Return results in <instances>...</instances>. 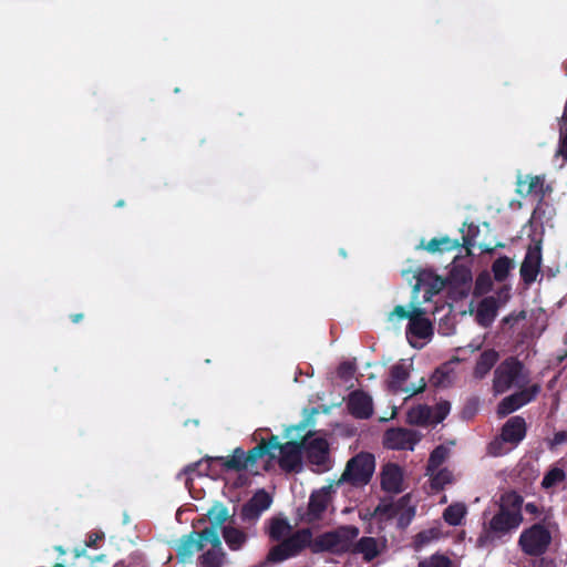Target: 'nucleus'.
<instances>
[{
    "instance_id": "5fc2aeb1",
    "label": "nucleus",
    "mask_w": 567,
    "mask_h": 567,
    "mask_svg": "<svg viewBox=\"0 0 567 567\" xmlns=\"http://www.w3.org/2000/svg\"><path fill=\"white\" fill-rule=\"evenodd\" d=\"M85 549H82L81 551H75V557H80L82 554H84Z\"/></svg>"
},
{
    "instance_id": "4be33fe9",
    "label": "nucleus",
    "mask_w": 567,
    "mask_h": 567,
    "mask_svg": "<svg viewBox=\"0 0 567 567\" xmlns=\"http://www.w3.org/2000/svg\"><path fill=\"white\" fill-rule=\"evenodd\" d=\"M542 255L539 248L529 247L520 265V277L527 285L533 284L540 269Z\"/></svg>"
},
{
    "instance_id": "ddd939ff",
    "label": "nucleus",
    "mask_w": 567,
    "mask_h": 567,
    "mask_svg": "<svg viewBox=\"0 0 567 567\" xmlns=\"http://www.w3.org/2000/svg\"><path fill=\"white\" fill-rule=\"evenodd\" d=\"M410 378V371L404 363H396L390 368V379H389V389L394 392H404L408 393L409 396L422 393L426 383L424 378H421L419 386H403L406 380Z\"/></svg>"
},
{
    "instance_id": "dca6fc26",
    "label": "nucleus",
    "mask_w": 567,
    "mask_h": 567,
    "mask_svg": "<svg viewBox=\"0 0 567 567\" xmlns=\"http://www.w3.org/2000/svg\"><path fill=\"white\" fill-rule=\"evenodd\" d=\"M347 409L355 419H370L373 414L372 398L362 390H354L348 396Z\"/></svg>"
},
{
    "instance_id": "ea45409f",
    "label": "nucleus",
    "mask_w": 567,
    "mask_h": 567,
    "mask_svg": "<svg viewBox=\"0 0 567 567\" xmlns=\"http://www.w3.org/2000/svg\"><path fill=\"white\" fill-rule=\"evenodd\" d=\"M451 411V403L449 401H441L432 408V423H441L449 415Z\"/></svg>"
},
{
    "instance_id": "6e6552de",
    "label": "nucleus",
    "mask_w": 567,
    "mask_h": 567,
    "mask_svg": "<svg viewBox=\"0 0 567 567\" xmlns=\"http://www.w3.org/2000/svg\"><path fill=\"white\" fill-rule=\"evenodd\" d=\"M526 431L527 426L523 416L516 415L509 417L502 426L499 439L489 443V453L495 456L502 455V444L509 443L516 446L525 439Z\"/></svg>"
},
{
    "instance_id": "6ab92c4d",
    "label": "nucleus",
    "mask_w": 567,
    "mask_h": 567,
    "mask_svg": "<svg viewBox=\"0 0 567 567\" xmlns=\"http://www.w3.org/2000/svg\"><path fill=\"white\" fill-rule=\"evenodd\" d=\"M331 488V485L326 486L310 495L307 509V520L309 523L320 519L323 513L327 511L330 503Z\"/></svg>"
},
{
    "instance_id": "a211bd4d",
    "label": "nucleus",
    "mask_w": 567,
    "mask_h": 567,
    "mask_svg": "<svg viewBox=\"0 0 567 567\" xmlns=\"http://www.w3.org/2000/svg\"><path fill=\"white\" fill-rule=\"evenodd\" d=\"M307 460L322 470H328L329 463V444L323 437H316L310 440L307 444L303 443Z\"/></svg>"
},
{
    "instance_id": "09e8293b",
    "label": "nucleus",
    "mask_w": 567,
    "mask_h": 567,
    "mask_svg": "<svg viewBox=\"0 0 567 567\" xmlns=\"http://www.w3.org/2000/svg\"><path fill=\"white\" fill-rule=\"evenodd\" d=\"M370 515H372V511H369V509L365 511L364 513L360 512V514H359V516L362 520H368V522H370L374 518V517H370Z\"/></svg>"
},
{
    "instance_id": "20e7f679",
    "label": "nucleus",
    "mask_w": 567,
    "mask_h": 567,
    "mask_svg": "<svg viewBox=\"0 0 567 567\" xmlns=\"http://www.w3.org/2000/svg\"><path fill=\"white\" fill-rule=\"evenodd\" d=\"M374 471V455L370 452H360L347 462L344 471L336 485L347 484L355 488H362L371 482Z\"/></svg>"
},
{
    "instance_id": "0eeeda50",
    "label": "nucleus",
    "mask_w": 567,
    "mask_h": 567,
    "mask_svg": "<svg viewBox=\"0 0 567 567\" xmlns=\"http://www.w3.org/2000/svg\"><path fill=\"white\" fill-rule=\"evenodd\" d=\"M551 543V534L546 526L540 523L532 525L522 532L518 545L527 556L539 557L544 555Z\"/></svg>"
},
{
    "instance_id": "4d7b16f0",
    "label": "nucleus",
    "mask_w": 567,
    "mask_h": 567,
    "mask_svg": "<svg viewBox=\"0 0 567 567\" xmlns=\"http://www.w3.org/2000/svg\"><path fill=\"white\" fill-rule=\"evenodd\" d=\"M484 252H488V254H492L494 251V248H486L483 250Z\"/></svg>"
},
{
    "instance_id": "680f3d73",
    "label": "nucleus",
    "mask_w": 567,
    "mask_h": 567,
    "mask_svg": "<svg viewBox=\"0 0 567 567\" xmlns=\"http://www.w3.org/2000/svg\"><path fill=\"white\" fill-rule=\"evenodd\" d=\"M565 71H566V73H567V62L565 63Z\"/></svg>"
},
{
    "instance_id": "c756f323",
    "label": "nucleus",
    "mask_w": 567,
    "mask_h": 567,
    "mask_svg": "<svg viewBox=\"0 0 567 567\" xmlns=\"http://www.w3.org/2000/svg\"><path fill=\"white\" fill-rule=\"evenodd\" d=\"M408 421L413 425H426L432 423V408L427 405H417L408 412Z\"/></svg>"
},
{
    "instance_id": "423d86ee",
    "label": "nucleus",
    "mask_w": 567,
    "mask_h": 567,
    "mask_svg": "<svg viewBox=\"0 0 567 567\" xmlns=\"http://www.w3.org/2000/svg\"><path fill=\"white\" fill-rule=\"evenodd\" d=\"M267 446H269V453L267 455L270 458L275 457L272 453L275 450H279V466L286 472H293L300 467L302 461V449L303 442L289 441L281 444L277 435H271L268 440H262Z\"/></svg>"
},
{
    "instance_id": "864d4df0",
    "label": "nucleus",
    "mask_w": 567,
    "mask_h": 567,
    "mask_svg": "<svg viewBox=\"0 0 567 567\" xmlns=\"http://www.w3.org/2000/svg\"><path fill=\"white\" fill-rule=\"evenodd\" d=\"M55 549H56L61 555L65 554V550L62 548V546H58V547H55Z\"/></svg>"
},
{
    "instance_id": "052dcab7",
    "label": "nucleus",
    "mask_w": 567,
    "mask_h": 567,
    "mask_svg": "<svg viewBox=\"0 0 567 567\" xmlns=\"http://www.w3.org/2000/svg\"><path fill=\"white\" fill-rule=\"evenodd\" d=\"M496 247H504V244L498 243V244L496 245Z\"/></svg>"
},
{
    "instance_id": "412c9836",
    "label": "nucleus",
    "mask_w": 567,
    "mask_h": 567,
    "mask_svg": "<svg viewBox=\"0 0 567 567\" xmlns=\"http://www.w3.org/2000/svg\"><path fill=\"white\" fill-rule=\"evenodd\" d=\"M424 315V309L414 307V316L410 318L406 334L417 339H426L433 334V324Z\"/></svg>"
},
{
    "instance_id": "2eb2a0df",
    "label": "nucleus",
    "mask_w": 567,
    "mask_h": 567,
    "mask_svg": "<svg viewBox=\"0 0 567 567\" xmlns=\"http://www.w3.org/2000/svg\"><path fill=\"white\" fill-rule=\"evenodd\" d=\"M417 441L414 431L403 427L389 429L383 436V445L390 450H413Z\"/></svg>"
},
{
    "instance_id": "4468645a",
    "label": "nucleus",
    "mask_w": 567,
    "mask_h": 567,
    "mask_svg": "<svg viewBox=\"0 0 567 567\" xmlns=\"http://www.w3.org/2000/svg\"><path fill=\"white\" fill-rule=\"evenodd\" d=\"M205 535L208 537L207 545L210 548L198 556L197 567H223L227 555L223 548L220 536L213 530Z\"/></svg>"
},
{
    "instance_id": "72a5a7b5",
    "label": "nucleus",
    "mask_w": 567,
    "mask_h": 567,
    "mask_svg": "<svg viewBox=\"0 0 567 567\" xmlns=\"http://www.w3.org/2000/svg\"><path fill=\"white\" fill-rule=\"evenodd\" d=\"M449 450L444 445L436 446L430 454L426 464V473L435 472L445 462Z\"/></svg>"
},
{
    "instance_id": "9d476101",
    "label": "nucleus",
    "mask_w": 567,
    "mask_h": 567,
    "mask_svg": "<svg viewBox=\"0 0 567 567\" xmlns=\"http://www.w3.org/2000/svg\"><path fill=\"white\" fill-rule=\"evenodd\" d=\"M272 503V498L265 489H258L245 504L239 513L240 520L246 524L249 530L259 520L261 514L267 511Z\"/></svg>"
},
{
    "instance_id": "49530a36",
    "label": "nucleus",
    "mask_w": 567,
    "mask_h": 567,
    "mask_svg": "<svg viewBox=\"0 0 567 567\" xmlns=\"http://www.w3.org/2000/svg\"><path fill=\"white\" fill-rule=\"evenodd\" d=\"M103 537H104L103 534L92 533L89 535V537L85 542V545L87 547L95 548V547H97V542L101 540Z\"/></svg>"
},
{
    "instance_id": "a19ab883",
    "label": "nucleus",
    "mask_w": 567,
    "mask_h": 567,
    "mask_svg": "<svg viewBox=\"0 0 567 567\" xmlns=\"http://www.w3.org/2000/svg\"><path fill=\"white\" fill-rule=\"evenodd\" d=\"M396 516H398V527L404 529L410 525V523L414 518L415 507L406 505L399 512V514Z\"/></svg>"
},
{
    "instance_id": "79ce46f5",
    "label": "nucleus",
    "mask_w": 567,
    "mask_h": 567,
    "mask_svg": "<svg viewBox=\"0 0 567 567\" xmlns=\"http://www.w3.org/2000/svg\"><path fill=\"white\" fill-rule=\"evenodd\" d=\"M559 126V147L556 155L561 156L567 161V123L565 128L561 127L560 117L558 118Z\"/></svg>"
},
{
    "instance_id": "f8f14e48",
    "label": "nucleus",
    "mask_w": 567,
    "mask_h": 567,
    "mask_svg": "<svg viewBox=\"0 0 567 567\" xmlns=\"http://www.w3.org/2000/svg\"><path fill=\"white\" fill-rule=\"evenodd\" d=\"M209 530H193L187 535H183L177 544L175 545V551L177 557L182 561L189 560L195 553L204 550L207 546V539L205 534H208Z\"/></svg>"
},
{
    "instance_id": "f3484780",
    "label": "nucleus",
    "mask_w": 567,
    "mask_h": 567,
    "mask_svg": "<svg viewBox=\"0 0 567 567\" xmlns=\"http://www.w3.org/2000/svg\"><path fill=\"white\" fill-rule=\"evenodd\" d=\"M404 474L400 465L386 463L380 473V485L382 491L391 494H400L403 491Z\"/></svg>"
},
{
    "instance_id": "f257e3e1",
    "label": "nucleus",
    "mask_w": 567,
    "mask_h": 567,
    "mask_svg": "<svg viewBox=\"0 0 567 567\" xmlns=\"http://www.w3.org/2000/svg\"><path fill=\"white\" fill-rule=\"evenodd\" d=\"M523 497L516 492L502 495L497 513L484 524L482 533L476 538V547L494 546L504 536L517 529L523 522Z\"/></svg>"
},
{
    "instance_id": "58836bf2",
    "label": "nucleus",
    "mask_w": 567,
    "mask_h": 567,
    "mask_svg": "<svg viewBox=\"0 0 567 567\" xmlns=\"http://www.w3.org/2000/svg\"><path fill=\"white\" fill-rule=\"evenodd\" d=\"M565 480H566L565 471L559 467H553L545 474L543 482H542V486L544 488H549L559 483H563Z\"/></svg>"
},
{
    "instance_id": "3c124183",
    "label": "nucleus",
    "mask_w": 567,
    "mask_h": 567,
    "mask_svg": "<svg viewBox=\"0 0 567 567\" xmlns=\"http://www.w3.org/2000/svg\"><path fill=\"white\" fill-rule=\"evenodd\" d=\"M525 509L526 512L534 514L537 512V506L534 503H527L525 505Z\"/></svg>"
},
{
    "instance_id": "7c9ffc66",
    "label": "nucleus",
    "mask_w": 567,
    "mask_h": 567,
    "mask_svg": "<svg viewBox=\"0 0 567 567\" xmlns=\"http://www.w3.org/2000/svg\"><path fill=\"white\" fill-rule=\"evenodd\" d=\"M430 475V486L434 492L442 491L453 481V473L447 468H439L435 472L426 473Z\"/></svg>"
},
{
    "instance_id": "cd10ccee",
    "label": "nucleus",
    "mask_w": 567,
    "mask_h": 567,
    "mask_svg": "<svg viewBox=\"0 0 567 567\" xmlns=\"http://www.w3.org/2000/svg\"><path fill=\"white\" fill-rule=\"evenodd\" d=\"M212 462H207L206 457L202 461L190 463L186 465L178 474L177 478L179 480L182 476H186L185 478V486L186 488L190 489L193 487V477L192 475L194 473H197L198 475H206L209 470V464Z\"/></svg>"
},
{
    "instance_id": "c85d7f7f",
    "label": "nucleus",
    "mask_w": 567,
    "mask_h": 567,
    "mask_svg": "<svg viewBox=\"0 0 567 567\" xmlns=\"http://www.w3.org/2000/svg\"><path fill=\"white\" fill-rule=\"evenodd\" d=\"M461 244L457 239H451L449 236L432 238L425 246L426 249L431 254L435 252H444L452 251L460 248Z\"/></svg>"
},
{
    "instance_id": "473e14b6",
    "label": "nucleus",
    "mask_w": 567,
    "mask_h": 567,
    "mask_svg": "<svg viewBox=\"0 0 567 567\" xmlns=\"http://www.w3.org/2000/svg\"><path fill=\"white\" fill-rule=\"evenodd\" d=\"M466 507L462 503H454L447 506L443 512L444 520L451 526H458L466 515Z\"/></svg>"
},
{
    "instance_id": "f03ea898",
    "label": "nucleus",
    "mask_w": 567,
    "mask_h": 567,
    "mask_svg": "<svg viewBox=\"0 0 567 567\" xmlns=\"http://www.w3.org/2000/svg\"><path fill=\"white\" fill-rule=\"evenodd\" d=\"M360 534L354 525H340L331 529L332 545L330 554L341 556L343 554L361 555L365 563H371L388 548L385 537L375 538L363 536L355 540Z\"/></svg>"
},
{
    "instance_id": "13d9d810",
    "label": "nucleus",
    "mask_w": 567,
    "mask_h": 567,
    "mask_svg": "<svg viewBox=\"0 0 567 567\" xmlns=\"http://www.w3.org/2000/svg\"><path fill=\"white\" fill-rule=\"evenodd\" d=\"M114 567H125L124 564L121 561V563H117L114 565Z\"/></svg>"
},
{
    "instance_id": "aec40b11",
    "label": "nucleus",
    "mask_w": 567,
    "mask_h": 567,
    "mask_svg": "<svg viewBox=\"0 0 567 567\" xmlns=\"http://www.w3.org/2000/svg\"><path fill=\"white\" fill-rule=\"evenodd\" d=\"M209 520L210 525L206 526L202 530H213L216 535H219V530L223 532V527H225V523L231 520V516L227 506H225L221 502H215L213 506L208 509L206 514V518H202L199 522L205 523Z\"/></svg>"
},
{
    "instance_id": "a18cd8bd",
    "label": "nucleus",
    "mask_w": 567,
    "mask_h": 567,
    "mask_svg": "<svg viewBox=\"0 0 567 567\" xmlns=\"http://www.w3.org/2000/svg\"><path fill=\"white\" fill-rule=\"evenodd\" d=\"M354 372V369L351 363L343 362L339 367V375L341 378L351 377Z\"/></svg>"
},
{
    "instance_id": "9b49d317",
    "label": "nucleus",
    "mask_w": 567,
    "mask_h": 567,
    "mask_svg": "<svg viewBox=\"0 0 567 567\" xmlns=\"http://www.w3.org/2000/svg\"><path fill=\"white\" fill-rule=\"evenodd\" d=\"M540 384L535 383L528 388L517 391L508 396H505L497 405V415L504 417L522 406L533 402L539 394Z\"/></svg>"
},
{
    "instance_id": "5701e85b",
    "label": "nucleus",
    "mask_w": 567,
    "mask_h": 567,
    "mask_svg": "<svg viewBox=\"0 0 567 567\" xmlns=\"http://www.w3.org/2000/svg\"><path fill=\"white\" fill-rule=\"evenodd\" d=\"M499 301L496 297L489 296L482 299L477 306L476 320L483 327H488L493 323L497 316Z\"/></svg>"
},
{
    "instance_id": "37998d69",
    "label": "nucleus",
    "mask_w": 567,
    "mask_h": 567,
    "mask_svg": "<svg viewBox=\"0 0 567 567\" xmlns=\"http://www.w3.org/2000/svg\"><path fill=\"white\" fill-rule=\"evenodd\" d=\"M492 289V280L487 274H481L475 281V290L486 293Z\"/></svg>"
},
{
    "instance_id": "c03bdc74",
    "label": "nucleus",
    "mask_w": 567,
    "mask_h": 567,
    "mask_svg": "<svg viewBox=\"0 0 567 567\" xmlns=\"http://www.w3.org/2000/svg\"><path fill=\"white\" fill-rule=\"evenodd\" d=\"M411 316H414V309L412 311H409V310L405 309L404 306H396L390 312L389 320L392 321L394 317L400 319V320H403V319H409L410 320Z\"/></svg>"
},
{
    "instance_id": "4c0bfd02",
    "label": "nucleus",
    "mask_w": 567,
    "mask_h": 567,
    "mask_svg": "<svg viewBox=\"0 0 567 567\" xmlns=\"http://www.w3.org/2000/svg\"><path fill=\"white\" fill-rule=\"evenodd\" d=\"M419 567H453L452 559L440 553H435L419 563Z\"/></svg>"
},
{
    "instance_id": "393cba45",
    "label": "nucleus",
    "mask_w": 567,
    "mask_h": 567,
    "mask_svg": "<svg viewBox=\"0 0 567 567\" xmlns=\"http://www.w3.org/2000/svg\"><path fill=\"white\" fill-rule=\"evenodd\" d=\"M498 359L499 354L496 350H484L476 360V364L473 371L474 378L478 380L484 379L497 363Z\"/></svg>"
},
{
    "instance_id": "a878e982",
    "label": "nucleus",
    "mask_w": 567,
    "mask_h": 567,
    "mask_svg": "<svg viewBox=\"0 0 567 567\" xmlns=\"http://www.w3.org/2000/svg\"><path fill=\"white\" fill-rule=\"evenodd\" d=\"M221 535L226 545L233 551L240 550L249 538L248 532L231 525L223 527Z\"/></svg>"
},
{
    "instance_id": "bb28decb",
    "label": "nucleus",
    "mask_w": 567,
    "mask_h": 567,
    "mask_svg": "<svg viewBox=\"0 0 567 567\" xmlns=\"http://www.w3.org/2000/svg\"><path fill=\"white\" fill-rule=\"evenodd\" d=\"M291 525L285 517H271L268 519L266 533L272 542H280L291 533Z\"/></svg>"
},
{
    "instance_id": "de8ad7c7",
    "label": "nucleus",
    "mask_w": 567,
    "mask_h": 567,
    "mask_svg": "<svg viewBox=\"0 0 567 567\" xmlns=\"http://www.w3.org/2000/svg\"><path fill=\"white\" fill-rule=\"evenodd\" d=\"M566 441H567V432L559 431L554 434L553 440H551V445H554V446L560 445V444L565 443Z\"/></svg>"
},
{
    "instance_id": "2f4dec72",
    "label": "nucleus",
    "mask_w": 567,
    "mask_h": 567,
    "mask_svg": "<svg viewBox=\"0 0 567 567\" xmlns=\"http://www.w3.org/2000/svg\"><path fill=\"white\" fill-rule=\"evenodd\" d=\"M514 267L513 260L507 256L498 257L492 264L494 279L502 282L507 279L511 269Z\"/></svg>"
},
{
    "instance_id": "bf43d9fd",
    "label": "nucleus",
    "mask_w": 567,
    "mask_h": 567,
    "mask_svg": "<svg viewBox=\"0 0 567 567\" xmlns=\"http://www.w3.org/2000/svg\"><path fill=\"white\" fill-rule=\"evenodd\" d=\"M53 567H65V566L63 564L58 563Z\"/></svg>"
},
{
    "instance_id": "1a4fd4ad",
    "label": "nucleus",
    "mask_w": 567,
    "mask_h": 567,
    "mask_svg": "<svg viewBox=\"0 0 567 567\" xmlns=\"http://www.w3.org/2000/svg\"><path fill=\"white\" fill-rule=\"evenodd\" d=\"M524 370V364L515 357L505 359L494 371L493 391L502 394L514 384L518 385V378Z\"/></svg>"
},
{
    "instance_id": "6e6d98bb",
    "label": "nucleus",
    "mask_w": 567,
    "mask_h": 567,
    "mask_svg": "<svg viewBox=\"0 0 567 567\" xmlns=\"http://www.w3.org/2000/svg\"><path fill=\"white\" fill-rule=\"evenodd\" d=\"M122 206H124V200L121 199L116 203V207H122Z\"/></svg>"
},
{
    "instance_id": "c9c22d12",
    "label": "nucleus",
    "mask_w": 567,
    "mask_h": 567,
    "mask_svg": "<svg viewBox=\"0 0 567 567\" xmlns=\"http://www.w3.org/2000/svg\"><path fill=\"white\" fill-rule=\"evenodd\" d=\"M430 383L435 388H447L452 383L451 370L446 365L436 368L430 378Z\"/></svg>"
},
{
    "instance_id": "39448f33",
    "label": "nucleus",
    "mask_w": 567,
    "mask_h": 567,
    "mask_svg": "<svg viewBox=\"0 0 567 567\" xmlns=\"http://www.w3.org/2000/svg\"><path fill=\"white\" fill-rule=\"evenodd\" d=\"M269 453V446L262 443H258L249 451H245L243 447H236L233 450L230 455L227 456H206L207 462L218 463L224 472H244L256 467L258 461Z\"/></svg>"
},
{
    "instance_id": "8fccbe9b",
    "label": "nucleus",
    "mask_w": 567,
    "mask_h": 567,
    "mask_svg": "<svg viewBox=\"0 0 567 567\" xmlns=\"http://www.w3.org/2000/svg\"><path fill=\"white\" fill-rule=\"evenodd\" d=\"M83 313H73L71 315L70 318L73 323H79L83 319Z\"/></svg>"
},
{
    "instance_id": "b1692460",
    "label": "nucleus",
    "mask_w": 567,
    "mask_h": 567,
    "mask_svg": "<svg viewBox=\"0 0 567 567\" xmlns=\"http://www.w3.org/2000/svg\"><path fill=\"white\" fill-rule=\"evenodd\" d=\"M410 502V495L402 496L396 503L381 501L372 511L370 517H379L380 519H392L396 517L399 512Z\"/></svg>"
},
{
    "instance_id": "f704fd0d",
    "label": "nucleus",
    "mask_w": 567,
    "mask_h": 567,
    "mask_svg": "<svg viewBox=\"0 0 567 567\" xmlns=\"http://www.w3.org/2000/svg\"><path fill=\"white\" fill-rule=\"evenodd\" d=\"M440 532L436 528L421 530L413 537V547L415 550H421L433 540L439 539Z\"/></svg>"
},
{
    "instance_id": "e433bc0d",
    "label": "nucleus",
    "mask_w": 567,
    "mask_h": 567,
    "mask_svg": "<svg viewBox=\"0 0 567 567\" xmlns=\"http://www.w3.org/2000/svg\"><path fill=\"white\" fill-rule=\"evenodd\" d=\"M544 178L540 176H530L528 182H519L518 193L522 195H529L537 193L543 195Z\"/></svg>"
},
{
    "instance_id": "603ef678",
    "label": "nucleus",
    "mask_w": 567,
    "mask_h": 567,
    "mask_svg": "<svg viewBox=\"0 0 567 567\" xmlns=\"http://www.w3.org/2000/svg\"><path fill=\"white\" fill-rule=\"evenodd\" d=\"M463 246L466 248L473 246V240L467 236H463Z\"/></svg>"
},
{
    "instance_id": "7ed1b4c3",
    "label": "nucleus",
    "mask_w": 567,
    "mask_h": 567,
    "mask_svg": "<svg viewBox=\"0 0 567 567\" xmlns=\"http://www.w3.org/2000/svg\"><path fill=\"white\" fill-rule=\"evenodd\" d=\"M331 540V530L323 532L313 538L310 528L298 529L272 546L264 564L282 563L289 558L297 557L306 548H309L312 554H330Z\"/></svg>"
}]
</instances>
